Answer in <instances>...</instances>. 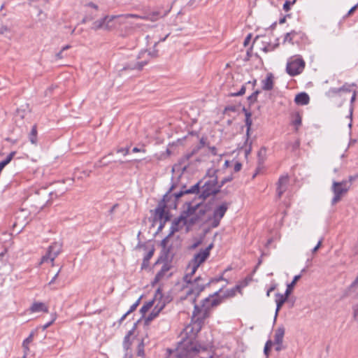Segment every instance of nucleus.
<instances>
[{"instance_id":"f257e3e1","label":"nucleus","mask_w":358,"mask_h":358,"mask_svg":"<svg viewBox=\"0 0 358 358\" xmlns=\"http://www.w3.org/2000/svg\"><path fill=\"white\" fill-rule=\"evenodd\" d=\"M221 302L222 297L219 295L218 292H216L206 298L203 301L201 307L195 304L194 310L193 312V320L196 318V320L192 324L187 326L185 331L188 333L196 327V331H199L201 323L208 317L211 308L218 306Z\"/></svg>"},{"instance_id":"f03ea898","label":"nucleus","mask_w":358,"mask_h":358,"mask_svg":"<svg viewBox=\"0 0 358 358\" xmlns=\"http://www.w3.org/2000/svg\"><path fill=\"white\" fill-rule=\"evenodd\" d=\"M185 332H187L185 331ZM199 331H196L195 327L192 331L186 333V334H191V335L185 338H183L179 342L176 349L173 351H169L170 358H189L200 351L201 349H204L194 340V337Z\"/></svg>"},{"instance_id":"7ed1b4c3","label":"nucleus","mask_w":358,"mask_h":358,"mask_svg":"<svg viewBox=\"0 0 358 358\" xmlns=\"http://www.w3.org/2000/svg\"><path fill=\"white\" fill-rule=\"evenodd\" d=\"M187 216V213L183 210L179 217L175 218L171 223L169 234L162 241L161 245L166 254H169L174 248L173 244L170 243L173 238V234L181 230L184 227H186L187 231L192 227L189 223V219Z\"/></svg>"},{"instance_id":"20e7f679","label":"nucleus","mask_w":358,"mask_h":358,"mask_svg":"<svg viewBox=\"0 0 358 358\" xmlns=\"http://www.w3.org/2000/svg\"><path fill=\"white\" fill-rule=\"evenodd\" d=\"M192 275L190 274V271H189L184 276V281L187 282V286L185 288L186 293L185 299L195 303L196 298L204 290L206 286L209 285L210 282H207L200 276L196 278L194 281H192Z\"/></svg>"},{"instance_id":"39448f33","label":"nucleus","mask_w":358,"mask_h":358,"mask_svg":"<svg viewBox=\"0 0 358 358\" xmlns=\"http://www.w3.org/2000/svg\"><path fill=\"white\" fill-rule=\"evenodd\" d=\"M210 210V207L207 204L199 203L195 206L189 204L187 210H184L187 214L189 223L193 226L195 224L208 221L207 213Z\"/></svg>"},{"instance_id":"423d86ee","label":"nucleus","mask_w":358,"mask_h":358,"mask_svg":"<svg viewBox=\"0 0 358 358\" xmlns=\"http://www.w3.org/2000/svg\"><path fill=\"white\" fill-rule=\"evenodd\" d=\"M201 182V194L199 197L203 199H206L220 191V186L217 185V178L215 175L206 177Z\"/></svg>"},{"instance_id":"0eeeda50","label":"nucleus","mask_w":358,"mask_h":358,"mask_svg":"<svg viewBox=\"0 0 358 358\" xmlns=\"http://www.w3.org/2000/svg\"><path fill=\"white\" fill-rule=\"evenodd\" d=\"M213 246L214 244L211 243L206 248L201 249L199 252L194 255L187 267V270H189L191 275H194L200 265L209 257L210 250Z\"/></svg>"},{"instance_id":"6e6552de","label":"nucleus","mask_w":358,"mask_h":358,"mask_svg":"<svg viewBox=\"0 0 358 358\" xmlns=\"http://www.w3.org/2000/svg\"><path fill=\"white\" fill-rule=\"evenodd\" d=\"M350 184L347 180L341 182L333 181L331 185V191L334 193V197L331 200V204L335 205L340 201L343 197L350 189Z\"/></svg>"},{"instance_id":"1a4fd4ad","label":"nucleus","mask_w":358,"mask_h":358,"mask_svg":"<svg viewBox=\"0 0 358 358\" xmlns=\"http://www.w3.org/2000/svg\"><path fill=\"white\" fill-rule=\"evenodd\" d=\"M305 67V62L301 57H291L286 66V71L291 76L300 74Z\"/></svg>"},{"instance_id":"9d476101","label":"nucleus","mask_w":358,"mask_h":358,"mask_svg":"<svg viewBox=\"0 0 358 358\" xmlns=\"http://www.w3.org/2000/svg\"><path fill=\"white\" fill-rule=\"evenodd\" d=\"M228 209V203H223L216 207L213 211L212 217L208 216V220L210 221V226L215 228L219 226L220 220L225 215Z\"/></svg>"},{"instance_id":"9b49d317","label":"nucleus","mask_w":358,"mask_h":358,"mask_svg":"<svg viewBox=\"0 0 358 358\" xmlns=\"http://www.w3.org/2000/svg\"><path fill=\"white\" fill-rule=\"evenodd\" d=\"M62 248L61 243L57 242L53 243L48 247L46 254L42 257L40 264L53 262L55 259L61 252Z\"/></svg>"},{"instance_id":"f8f14e48","label":"nucleus","mask_w":358,"mask_h":358,"mask_svg":"<svg viewBox=\"0 0 358 358\" xmlns=\"http://www.w3.org/2000/svg\"><path fill=\"white\" fill-rule=\"evenodd\" d=\"M157 56V50H153L152 52H148L147 50L141 51L138 55V59L145 58L143 60L138 62L136 64L134 65H129L127 67H124V69H138L141 70L144 65L147 64L149 58L156 57Z\"/></svg>"},{"instance_id":"ddd939ff","label":"nucleus","mask_w":358,"mask_h":358,"mask_svg":"<svg viewBox=\"0 0 358 358\" xmlns=\"http://www.w3.org/2000/svg\"><path fill=\"white\" fill-rule=\"evenodd\" d=\"M168 197V193L166 194L162 200L158 203L157 207L155 209V216L158 217L161 221H164V222H166L169 219V213L166 211V198Z\"/></svg>"},{"instance_id":"4468645a","label":"nucleus","mask_w":358,"mask_h":358,"mask_svg":"<svg viewBox=\"0 0 358 358\" xmlns=\"http://www.w3.org/2000/svg\"><path fill=\"white\" fill-rule=\"evenodd\" d=\"M356 86L355 83L349 84L348 83H345L342 87H332L329 90V91L327 92V95L329 97H335V96H341L342 93H348L351 92V87Z\"/></svg>"},{"instance_id":"2eb2a0df","label":"nucleus","mask_w":358,"mask_h":358,"mask_svg":"<svg viewBox=\"0 0 358 358\" xmlns=\"http://www.w3.org/2000/svg\"><path fill=\"white\" fill-rule=\"evenodd\" d=\"M288 182L289 178L287 176H282L278 179L276 189L278 198H280L283 193L286 191Z\"/></svg>"},{"instance_id":"dca6fc26","label":"nucleus","mask_w":358,"mask_h":358,"mask_svg":"<svg viewBox=\"0 0 358 358\" xmlns=\"http://www.w3.org/2000/svg\"><path fill=\"white\" fill-rule=\"evenodd\" d=\"M201 182H199L194 185H193L191 188L185 189V190H180L178 192H176L173 194L176 199H178L180 198L182 195L185 194H194V193H200L201 194Z\"/></svg>"},{"instance_id":"f3484780","label":"nucleus","mask_w":358,"mask_h":358,"mask_svg":"<svg viewBox=\"0 0 358 358\" xmlns=\"http://www.w3.org/2000/svg\"><path fill=\"white\" fill-rule=\"evenodd\" d=\"M115 17V16H105L104 17L101 18L100 20H96L92 24V29L95 30L99 29H107L108 27V25L106 24V22H111Z\"/></svg>"},{"instance_id":"a211bd4d","label":"nucleus","mask_w":358,"mask_h":358,"mask_svg":"<svg viewBox=\"0 0 358 358\" xmlns=\"http://www.w3.org/2000/svg\"><path fill=\"white\" fill-rule=\"evenodd\" d=\"M288 297L289 296H287L285 293L284 294L280 293H277L275 294L276 309L274 317L275 321L278 317V312L280 311V308H282L285 302L287 300Z\"/></svg>"},{"instance_id":"6ab92c4d","label":"nucleus","mask_w":358,"mask_h":358,"mask_svg":"<svg viewBox=\"0 0 358 358\" xmlns=\"http://www.w3.org/2000/svg\"><path fill=\"white\" fill-rule=\"evenodd\" d=\"M169 271V266L167 264L163 265L160 271L156 274L153 281L152 282V285L155 286L156 284L167 277Z\"/></svg>"},{"instance_id":"aec40b11","label":"nucleus","mask_w":358,"mask_h":358,"mask_svg":"<svg viewBox=\"0 0 358 358\" xmlns=\"http://www.w3.org/2000/svg\"><path fill=\"white\" fill-rule=\"evenodd\" d=\"M31 313H48V307L43 302L36 301L32 303L29 309Z\"/></svg>"},{"instance_id":"412c9836","label":"nucleus","mask_w":358,"mask_h":358,"mask_svg":"<svg viewBox=\"0 0 358 358\" xmlns=\"http://www.w3.org/2000/svg\"><path fill=\"white\" fill-rule=\"evenodd\" d=\"M273 87V76L268 73L266 78L262 80V89L266 91L271 90Z\"/></svg>"},{"instance_id":"4be33fe9","label":"nucleus","mask_w":358,"mask_h":358,"mask_svg":"<svg viewBox=\"0 0 358 358\" xmlns=\"http://www.w3.org/2000/svg\"><path fill=\"white\" fill-rule=\"evenodd\" d=\"M309 96L306 92L298 94L294 99V101L298 105H306L309 103Z\"/></svg>"},{"instance_id":"5701e85b","label":"nucleus","mask_w":358,"mask_h":358,"mask_svg":"<svg viewBox=\"0 0 358 358\" xmlns=\"http://www.w3.org/2000/svg\"><path fill=\"white\" fill-rule=\"evenodd\" d=\"M166 15V13L162 14L159 11H154V12L149 13L147 15L142 17V19L155 22V21H157L158 19L164 17Z\"/></svg>"},{"instance_id":"b1692460","label":"nucleus","mask_w":358,"mask_h":358,"mask_svg":"<svg viewBox=\"0 0 358 358\" xmlns=\"http://www.w3.org/2000/svg\"><path fill=\"white\" fill-rule=\"evenodd\" d=\"M34 336V332L32 331V332H31L29 336L26 339H24L23 341L22 348L24 350V354H25V355H27L29 352V345L33 341Z\"/></svg>"},{"instance_id":"393cba45","label":"nucleus","mask_w":358,"mask_h":358,"mask_svg":"<svg viewBox=\"0 0 358 358\" xmlns=\"http://www.w3.org/2000/svg\"><path fill=\"white\" fill-rule=\"evenodd\" d=\"M285 335V328L283 327H279L275 332L274 336V343H282Z\"/></svg>"},{"instance_id":"a878e982","label":"nucleus","mask_w":358,"mask_h":358,"mask_svg":"<svg viewBox=\"0 0 358 358\" xmlns=\"http://www.w3.org/2000/svg\"><path fill=\"white\" fill-rule=\"evenodd\" d=\"M301 34H302L295 31H292L291 32L287 33L285 36L283 43L287 42L292 45H294L295 43V41H294L295 38L297 36L301 35Z\"/></svg>"},{"instance_id":"bb28decb","label":"nucleus","mask_w":358,"mask_h":358,"mask_svg":"<svg viewBox=\"0 0 358 358\" xmlns=\"http://www.w3.org/2000/svg\"><path fill=\"white\" fill-rule=\"evenodd\" d=\"M164 306L162 305L159 307L158 306H156L154 309L152 310V312L150 313V315L147 317L145 319V323L148 324L150 321H152L153 319H155L157 315H159V312L162 310Z\"/></svg>"},{"instance_id":"cd10ccee","label":"nucleus","mask_w":358,"mask_h":358,"mask_svg":"<svg viewBox=\"0 0 358 358\" xmlns=\"http://www.w3.org/2000/svg\"><path fill=\"white\" fill-rule=\"evenodd\" d=\"M301 278V274L296 275L294 277L292 281L290 283L287 284V289L285 292L287 296L290 295L294 287L295 286L296 283Z\"/></svg>"},{"instance_id":"c85d7f7f","label":"nucleus","mask_w":358,"mask_h":358,"mask_svg":"<svg viewBox=\"0 0 358 358\" xmlns=\"http://www.w3.org/2000/svg\"><path fill=\"white\" fill-rule=\"evenodd\" d=\"M29 139L30 142L36 145L37 143V128L36 125H34L31 128L30 134L29 135Z\"/></svg>"},{"instance_id":"c756f323","label":"nucleus","mask_w":358,"mask_h":358,"mask_svg":"<svg viewBox=\"0 0 358 358\" xmlns=\"http://www.w3.org/2000/svg\"><path fill=\"white\" fill-rule=\"evenodd\" d=\"M134 326H136V324H134ZM135 327H134L133 329ZM133 331L134 329L130 330L124 338L123 346L126 350H128L131 344V342L130 341V337L133 334Z\"/></svg>"},{"instance_id":"7c9ffc66","label":"nucleus","mask_w":358,"mask_h":358,"mask_svg":"<svg viewBox=\"0 0 358 358\" xmlns=\"http://www.w3.org/2000/svg\"><path fill=\"white\" fill-rule=\"evenodd\" d=\"M154 301H150L144 304L140 309L141 313L144 315L147 313L153 306Z\"/></svg>"},{"instance_id":"2f4dec72","label":"nucleus","mask_w":358,"mask_h":358,"mask_svg":"<svg viewBox=\"0 0 358 358\" xmlns=\"http://www.w3.org/2000/svg\"><path fill=\"white\" fill-rule=\"evenodd\" d=\"M152 255L153 252L150 251L145 256L141 266L142 268H145L148 266L150 259L152 257Z\"/></svg>"},{"instance_id":"473e14b6","label":"nucleus","mask_w":358,"mask_h":358,"mask_svg":"<svg viewBox=\"0 0 358 358\" xmlns=\"http://www.w3.org/2000/svg\"><path fill=\"white\" fill-rule=\"evenodd\" d=\"M245 125L247 127L246 134L248 136L250 130L251 129V126H252V120L250 118V113H246Z\"/></svg>"},{"instance_id":"72a5a7b5","label":"nucleus","mask_w":358,"mask_h":358,"mask_svg":"<svg viewBox=\"0 0 358 358\" xmlns=\"http://www.w3.org/2000/svg\"><path fill=\"white\" fill-rule=\"evenodd\" d=\"M356 96H357V92H356V90H353L352 91V97L350 99L351 107L350 108V117L351 120H352V112H353L352 104H353V103L355 102V101L356 99Z\"/></svg>"},{"instance_id":"f704fd0d","label":"nucleus","mask_w":358,"mask_h":358,"mask_svg":"<svg viewBox=\"0 0 358 358\" xmlns=\"http://www.w3.org/2000/svg\"><path fill=\"white\" fill-rule=\"evenodd\" d=\"M137 355L139 357H143L145 355L144 343H143V341H141V343L138 345Z\"/></svg>"},{"instance_id":"c9c22d12","label":"nucleus","mask_w":358,"mask_h":358,"mask_svg":"<svg viewBox=\"0 0 358 358\" xmlns=\"http://www.w3.org/2000/svg\"><path fill=\"white\" fill-rule=\"evenodd\" d=\"M259 94V90L255 91L250 96H248V99L250 103H255L257 99V96Z\"/></svg>"},{"instance_id":"e433bc0d","label":"nucleus","mask_w":358,"mask_h":358,"mask_svg":"<svg viewBox=\"0 0 358 358\" xmlns=\"http://www.w3.org/2000/svg\"><path fill=\"white\" fill-rule=\"evenodd\" d=\"M293 124L296 127V130L298 129V127L301 124V117L299 114H297L295 117V119L293 121Z\"/></svg>"},{"instance_id":"4c0bfd02","label":"nucleus","mask_w":358,"mask_h":358,"mask_svg":"<svg viewBox=\"0 0 358 358\" xmlns=\"http://www.w3.org/2000/svg\"><path fill=\"white\" fill-rule=\"evenodd\" d=\"M203 242V239L201 238H199V239H195L194 241V243L192 244V245L189 247V248L191 250H194V249H196V248H198L199 245H201Z\"/></svg>"},{"instance_id":"58836bf2","label":"nucleus","mask_w":358,"mask_h":358,"mask_svg":"<svg viewBox=\"0 0 358 358\" xmlns=\"http://www.w3.org/2000/svg\"><path fill=\"white\" fill-rule=\"evenodd\" d=\"M140 300H141V298H139L129 308V310L126 313V315H129L130 313H131L132 312H134L136 308L138 307V306L139 305V302H140Z\"/></svg>"},{"instance_id":"ea45409f","label":"nucleus","mask_w":358,"mask_h":358,"mask_svg":"<svg viewBox=\"0 0 358 358\" xmlns=\"http://www.w3.org/2000/svg\"><path fill=\"white\" fill-rule=\"evenodd\" d=\"M295 1V0H294L292 2H290L289 1H286L283 5L284 10L286 12L289 11L290 10L291 4H294Z\"/></svg>"},{"instance_id":"a19ab883","label":"nucleus","mask_w":358,"mask_h":358,"mask_svg":"<svg viewBox=\"0 0 358 358\" xmlns=\"http://www.w3.org/2000/svg\"><path fill=\"white\" fill-rule=\"evenodd\" d=\"M245 92V86L243 85L238 92L231 94L233 96H238L244 94Z\"/></svg>"},{"instance_id":"79ce46f5","label":"nucleus","mask_w":358,"mask_h":358,"mask_svg":"<svg viewBox=\"0 0 358 358\" xmlns=\"http://www.w3.org/2000/svg\"><path fill=\"white\" fill-rule=\"evenodd\" d=\"M117 153H121L124 156H126L129 152V148H119L117 150Z\"/></svg>"},{"instance_id":"37998d69","label":"nucleus","mask_w":358,"mask_h":358,"mask_svg":"<svg viewBox=\"0 0 358 358\" xmlns=\"http://www.w3.org/2000/svg\"><path fill=\"white\" fill-rule=\"evenodd\" d=\"M60 272V269L57 271V273L53 276L52 280L48 282L47 286L51 287L56 281L57 278H58L59 273Z\"/></svg>"},{"instance_id":"c03bdc74","label":"nucleus","mask_w":358,"mask_h":358,"mask_svg":"<svg viewBox=\"0 0 358 358\" xmlns=\"http://www.w3.org/2000/svg\"><path fill=\"white\" fill-rule=\"evenodd\" d=\"M122 16L125 18L131 17V18H136V19H142V17H143V16H141V15H138L136 14H125V15H123Z\"/></svg>"},{"instance_id":"a18cd8bd","label":"nucleus","mask_w":358,"mask_h":358,"mask_svg":"<svg viewBox=\"0 0 358 358\" xmlns=\"http://www.w3.org/2000/svg\"><path fill=\"white\" fill-rule=\"evenodd\" d=\"M271 345H272V342L271 341H268L266 342L265 347H264V350L265 355H268V352L269 348Z\"/></svg>"},{"instance_id":"49530a36","label":"nucleus","mask_w":358,"mask_h":358,"mask_svg":"<svg viewBox=\"0 0 358 358\" xmlns=\"http://www.w3.org/2000/svg\"><path fill=\"white\" fill-rule=\"evenodd\" d=\"M278 44H276L275 45L271 46V45H268L263 48L264 51L267 52L271 50H273L275 47H277Z\"/></svg>"},{"instance_id":"de8ad7c7","label":"nucleus","mask_w":358,"mask_h":358,"mask_svg":"<svg viewBox=\"0 0 358 358\" xmlns=\"http://www.w3.org/2000/svg\"><path fill=\"white\" fill-rule=\"evenodd\" d=\"M56 317H53L52 320L48 323H46L45 324H44L43 327H42V329L43 330H45L47 328H48L55 320Z\"/></svg>"},{"instance_id":"09e8293b","label":"nucleus","mask_w":358,"mask_h":358,"mask_svg":"<svg viewBox=\"0 0 358 358\" xmlns=\"http://www.w3.org/2000/svg\"><path fill=\"white\" fill-rule=\"evenodd\" d=\"M357 178H358V174H355V175H354V176H350L348 177V182L349 184H350V185H351V183H352L353 181H355V180H357Z\"/></svg>"},{"instance_id":"8fccbe9b","label":"nucleus","mask_w":358,"mask_h":358,"mask_svg":"<svg viewBox=\"0 0 358 358\" xmlns=\"http://www.w3.org/2000/svg\"><path fill=\"white\" fill-rule=\"evenodd\" d=\"M357 8H358V4L355 5L353 7H352L350 9V10L347 13L346 16L348 17V16L351 15L357 10Z\"/></svg>"},{"instance_id":"3c124183","label":"nucleus","mask_w":358,"mask_h":358,"mask_svg":"<svg viewBox=\"0 0 358 358\" xmlns=\"http://www.w3.org/2000/svg\"><path fill=\"white\" fill-rule=\"evenodd\" d=\"M242 164L239 162H236L234 165V170L235 172H238L241 169Z\"/></svg>"},{"instance_id":"603ef678","label":"nucleus","mask_w":358,"mask_h":358,"mask_svg":"<svg viewBox=\"0 0 358 358\" xmlns=\"http://www.w3.org/2000/svg\"><path fill=\"white\" fill-rule=\"evenodd\" d=\"M322 243V240H320L317 244V245L313 249L312 252H315L317 251V250L320 248Z\"/></svg>"},{"instance_id":"864d4df0","label":"nucleus","mask_w":358,"mask_h":358,"mask_svg":"<svg viewBox=\"0 0 358 358\" xmlns=\"http://www.w3.org/2000/svg\"><path fill=\"white\" fill-rule=\"evenodd\" d=\"M195 150H193L192 152L190 153H188V154H186L184 157H183V159L182 160H189L190 159V157L194 155Z\"/></svg>"},{"instance_id":"5fc2aeb1","label":"nucleus","mask_w":358,"mask_h":358,"mask_svg":"<svg viewBox=\"0 0 358 358\" xmlns=\"http://www.w3.org/2000/svg\"><path fill=\"white\" fill-rule=\"evenodd\" d=\"M275 350L279 352L283 349L282 343H275Z\"/></svg>"},{"instance_id":"6e6d98bb","label":"nucleus","mask_w":358,"mask_h":358,"mask_svg":"<svg viewBox=\"0 0 358 358\" xmlns=\"http://www.w3.org/2000/svg\"><path fill=\"white\" fill-rule=\"evenodd\" d=\"M354 317L356 320L358 321V306L355 308L354 310Z\"/></svg>"},{"instance_id":"4d7b16f0","label":"nucleus","mask_w":358,"mask_h":358,"mask_svg":"<svg viewBox=\"0 0 358 358\" xmlns=\"http://www.w3.org/2000/svg\"><path fill=\"white\" fill-rule=\"evenodd\" d=\"M275 289V285H273V286L271 287L268 289V291H267V292H266V296H270V293H271V292H273Z\"/></svg>"},{"instance_id":"13d9d810","label":"nucleus","mask_w":358,"mask_h":358,"mask_svg":"<svg viewBox=\"0 0 358 358\" xmlns=\"http://www.w3.org/2000/svg\"><path fill=\"white\" fill-rule=\"evenodd\" d=\"M132 152H145V150L144 149H140V148H138L135 147V148H133Z\"/></svg>"},{"instance_id":"bf43d9fd","label":"nucleus","mask_w":358,"mask_h":358,"mask_svg":"<svg viewBox=\"0 0 358 358\" xmlns=\"http://www.w3.org/2000/svg\"><path fill=\"white\" fill-rule=\"evenodd\" d=\"M300 145V142L299 141H296L294 144H293V149H296L299 147Z\"/></svg>"},{"instance_id":"052dcab7","label":"nucleus","mask_w":358,"mask_h":358,"mask_svg":"<svg viewBox=\"0 0 358 358\" xmlns=\"http://www.w3.org/2000/svg\"><path fill=\"white\" fill-rule=\"evenodd\" d=\"M87 6H90V7L94 8V9H97L98 8V6L96 4H94V3H92V2L89 3L87 4Z\"/></svg>"},{"instance_id":"680f3d73","label":"nucleus","mask_w":358,"mask_h":358,"mask_svg":"<svg viewBox=\"0 0 358 358\" xmlns=\"http://www.w3.org/2000/svg\"><path fill=\"white\" fill-rule=\"evenodd\" d=\"M62 50H61L60 52H59L58 53L56 54V57L57 59H62L63 58V55H62Z\"/></svg>"},{"instance_id":"e2e57ef3","label":"nucleus","mask_w":358,"mask_h":358,"mask_svg":"<svg viewBox=\"0 0 358 358\" xmlns=\"http://www.w3.org/2000/svg\"><path fill=\"white\" fill-rule=\"evenodd\" d=\"M128 315H126V313L121 317V318L119 320V323L121 324L127 317Z\"/></svg>"},{"instance_id":"0e129e2a","label":"nucleus","mask_w":358,"mask_h":358,"mask_svg":"<svg viewBox=\"0 0 358 358\" xmlns=\"http://www.w3.org/2000/svg\"><path fill=\"white\" fill-rule=\"evenodd\" d=\"M210 150H211V152H212V153H213V155H215L217 154V153H216V148H215V147H211V148H210Z\"/></svg>"},{"instance_id":"69168bd1","label":"nucleus","mask_w":358,"mask_h":358,"mask_svg":"<svg viewBox=\"0 0 358 358\" xmlns=\"http://www.w3.org/2000/svg\"><path fill=\"white\" fill-rule=\"evenodd\" d=\"M250 36L249 35V36H248L246 37V38L245 39V41H244V45H246L247 43L250 41Z\"/></svg>"},{"instance_id":"338daca9","label":"nucleus","mask_w":358,"mask_h":358,"mask_svg":"<svg viewBox=\"0 0 358 358\" xmlns=\"http://www.w3.org/2000/svg\"><path fill=\"white\" fill-rule=\"evenodd\" d=\"M358 285V276L357 277V278L355 279V280L353 282V283L352 284V286H355V285Z\"/></svg>"},{"instance_id":"774afa93","label":"nucleus","mask_w":358,"mask_h":358,"mask_svg":"<svg viewBox=\"0 0 358 358\" xmlns=\"http://www.w3.org/2000/svg\"><path fill=\"white\" fill-rule=\"evenodd\" d=\"M231 180V178H224L222 181V183L224 184V182H228V181H230Z\"/></svg>"}]
</instances>
